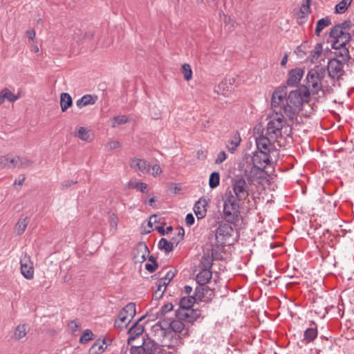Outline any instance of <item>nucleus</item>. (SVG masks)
I'll list each match as a JSON object with an SVG mask.
<instances>
[{"label":"nucleus","instance_id":"nucleus-1","mask_svg":"<svg viewBox=\"0 0 354 354\" xmlns=\"http://www.w3.org/2000/svg\"><path fill=\"white\" fill-rule=\"evenodd\" d=\"M310 99L309 90L304 86L290 92L287 97L286 104H283V111L289 120H293L304 103Z\"/></svg>","mask_w":354,"mask_h":354},{"label":"nucleus","instance_id":"nucleus-2","mask_svg":"<svg viewBox=\"0 0 354 354\" xmlns=\"http://www.w3.org/2000/svg\"><path fill=\"white\" fill-rule=\"evenodd\" d=\"M353 26L354 24L351 19H348L342 24L335 25L330 32V37L333 39V46L346 45L351 40V35L349 31H351Z\"/></svg>","mask_w":354,"mask_h":354},{"label":"nucleus","instance_id":"nucleus-3","mask_svg":"<svg viewBox=\"0 0 354 354\" xmlns=\"http://www.w3.org/2000/svg\"><path fill=\"white\" fill-rule=\"evenodd\" d=\"M288 118L285 115L284 112L277 111L273 112L270 117L266 127V135L270 136L272 139H278L282 136V129L286 125Z\"/></svg>","mask_w":354,"mask_h":354},{"label":"nucleus","instance_id":"nucleus-4","mask_svg":"<svg viewBox=\"0 0 354 354\" xmlns=\"http://www.w3.org/2000/svg\"><path fill=\"white\" fill-rule=\"evenodd\" d=\"M225 195L223 205L225 219L227 223H235L238 221L239 214V202L243 201L235 198L236 195L233 194L232 191L227 192Z\"/></svg>","mask_w":354,"mask_h":354},{"label":"nucleus","instance_id":"nucleus-5","mask_svg":"<svg viewBox=\"0 0 354 354\" xmlns=\"http://www.w3.org/2000/svg\"><path fill=\"white\" fill-rule=\"evenodd\" d=\"M326 68L321 66H317L310 69L306 76V86L309 93L317 94L322 88V81L325 77Z\"/></svg>","mask_w":354,"mask_h":354},{"label":"nucleus","instance_id":"nucleus-6","mask_svg":"<svg viewBox=\"0 0 354 354\" xmlns=\"http://www.w3.org/2000/svg\"><path fill=\"white\" fill-rule=\"evenodd\" d=\"M250 185L252 184H249L243 176H236L232 180V192L236 195L235 198L245 201L250 195Z\"/></svg>","mask_w":354,"mask_h":354},{"label":"nucleus","instance_id":"nucleus-7","mask_svg":"<svg viewBox=\"0 0 354 354\" xmlns=\"http://www.w3.org/2000/svg\"><path fill=\"white\" fill-rule=\"evenodd\" d=\"M241 171L243 173V177L248 182L249 184H253L255 179L263 171L261 167L252 164L251 162L242 161L240 164Z\"/></svg>","mask_w":354,"mask_h":354},{"label":"nucleus","instance_id":"nucleus-8","mask_svg":"<svg viewBox=\"0 0 354 354\" xmlns=\"http://www.w3.org/2000/svg\"><path fill=\"white\" fill-rule=\"evenodd\" d=\"M230 223H222L216 228L215 238L218 245L223 246L230 244L229 240L234 233V229Z\"/></svg>","mask_w":354,"mask_h":354},{"label":"nucleus","instance_id":"nucleus-9","mask_svg":"<svg viewBox=\"0 0 354 354\" xmlns=\"http://www.w3.org/2000/svg\"><path fill=\"white\" fill-rule=\"evenodd\" d=\"M243 161H250L252 164L265 169L266 166L270 162V153L258 150L253 153V156L245 154L243 157Z\"/></svg>","mask_w":354,"mask_h":354},{"label":"nucleus","instance_id":"nucleus-10","mask_svg":"<svg viewBox=\"0 0 354 354\" xmlns=\"http://www.w3.org/2000/svg\"><path fill=\"white\" fill-rule=\"evenodd\" d=\"M347 64L346 62H342L339 60L336 59H330L328 61L327 66V71L328 73V75L331 78H340L345 73L344 70V66Z\"/></svg>","mask_w":354,"mask_h":354},{"label":"nucleus","instance_id":"nucleus-11","mask_svg":"<svg viewBox=\"0 0 354 354\" xmlns=\"http://www.w3.org/2000/svg\"><path fill=\"white\" fill-rule=\"evenodd\" d=\"M278 139H272L270 136L262 135L256 139V145L257 149L270 153L273 149V143Z\"/></svg>","mask_w":354,"mask_h":354},{"label":"nucleus","instance_id":"nucleus-12","mask_svg":"<svg viewBox=\"0 0 354 354\" xmlns=\"http://www.w3.org/2000/svg\"><path fill=\"white\" fill-rule=\"evenodd\" d=\"M286 92L284 89L276 90L272 96L271 106L273 112L275 111L283 112V101L286 100Z\"/></svg>","mask_w":354,"mask_h":354},{"label":"nucleus","instance_id":"nucleus-13","mask_svg":"<svg viewBox=\"0 0 354 354\" xmlns=\"http://www.w3.org/2000/svg\"><path fill=\"white\" fill-rule=\"evenodd\" d=\"M21 273L26 279H31L34 276L33 263L30 257L25 254L20 259Z\"/></svg>","mask_w":354,"mask_h":354},{"label":"nucleus","instance_id":"nucleus-14","mask_svg":"<svg viewBox=\"0 0 354 354\" xmlns=\"http://www.w3.org/2000/svg\"><path fill=\"white\" fill-rule=\"evenodd\" d=\"M198 309L178 310L176 311V318L183 319L187 323H193L201 316Z\"/></svg>","mask_w":354,"mask_h":354},{"label":"nucleus","instance_id":"nucleus-15","mask_svg":"<svg viewBox=\"0 0 354 354\" xmlns=\"http://www.w3.org/2000/svg\"><path fill=\"white\" fill-rule=\"evenodd\" d=\"M144 316L141 317L136 323H134L129 329V337L127 343L129 345L131 344L132 342L139 335H142L144 332V326L140 324V322L144 319Z\"/></svg>","mask_w":354,"mask_h":354},{"label":"nucleus","instance_id":"nucleus-16","mask_svg":"<svg viewBox=\"0 0 354 354\" xmlns=\"http://www.w3.org/2000/svg\"><path fill=\"white\" fill-rule=\"evenodd\" d=\"M332 48L335 49L334 54L335 55V58L337 60L341 61L342 62H346L348 64L351 59V55L349 54V51L346 45L335 46L331 44Z\"/></svg>","mask_w":354,"mask_h":354},{"label":"nucleus","instance_id":"nucleus-17","mask_svg":"<svg viewBox=\"0 0 354 354\" xmlns=\"http://www.w3.org/2000/svg\"><path fill=\"white\" fill-rule=\"evenodd\" d=\"M304 73V71L300 68L292 69L288 73L286 81L289 86H295L300 82Z\"/></svg>","mask_w":354,"mask_h":354},{"label":"nucleus","instance_id":"nucleus-18","mask_svg":"<svg viewBox=\"0 0 354 354\" xmlns=\"http://www.w3.org/2000/svg\"><path fill=\"white\" fill-rule=\"evenodd\" d=\"M130 167L137 171H140L142 174H147L150 171L151 166L145 160L134 158L130 161Z\"/></svg>","mask_w":354,"mask_h":354},{"label":"nucleus","instance_id":"nucleus-19","mask_svg":"<svg viewBox=\"0 0 354 354\" xmlns=\"http://www.w3.org/2000/svg\"><path fill=\"white\" fill-rule=\"evenodd\" d=\"M207 201L204 198H201L194 207V213L198 219L203 218L207 213Z\"/></svg>","mask_w":354,"mask_h":354},{"label":"nucleus","instance_id":"nucleus-20","mask_svg":"<svg viewBox=\"0 0 354 354\" xmlns=\"http://www.w3.org/2000/svg\"><path fill=\"white\" fill-rule=\"evenodd\" d=\"M214 249L212 248L211 249V253H209V252L203 253L199 265V267L201 269H207L211 270L214 261Z\"/></svg>","mask_w":354,"mask_h":354},{"label":"nucleus","instance_id":"nucleus-21","mask_svg":"<svg viewBox=\"0 0 354 354\" xmlns=\"http://www.w3.org/2000/svg\"><path fill=\"white\" fill-rule=\"evenodd\" d=\"M142 346L145 348V352L147 354H155L160 349L158 344L149 338L144 340Z\"/></svg>","mask_w":354,"mask_h":354},{"label":"nucleus","instance_id":"nucleus-22","mask_svg":"<svg viewBox=\"0 0 354 354\" xmlns=\"http://www.w3.org/2000/svg\"><path fill=\"white\" fill-rule=\"evenodd\" d=\"M241 141V138L239 133L238 131L234 132L228 141V144L227 145L228 151L234 153L240 145Z\"/></svg>","mask_w":354,"mask_h":354},{"label":"nucleus","instance_id":"nucleus-23","mask_svg":"<svg viewBox=\"0 0 354 354\" xmlns=\"http://www.w3.org/2000/svg\"><path fill=\"white\" fill-rule=\"evenodd\" d=\"M136 304L134 303H129L127 304L119 313L120 316L127 317L129 322L136 315Z\"/></svg>","mask_w":354,"mask_h":354},{"label":"nucleus","instance_id":"nucleus-24","mask_svg":"<svg viewBox=\"0 0 354 354\" xmlns=\"http://www.w3.org/2000/svg\"><path fill=\"white\" fill-rule=\"evenodd\" d=\"M212 276V272L210 270L201 269L196 275V281L201 286L205 285L209 281Z\"/></svg>","mask_w":354,"mask_h":354},{"label":"nucleus","instance_id":"nucleus-25","mask_svg":"<svg viewBox=\"0 0 354 354\" xmlns=\"http://www.w3.org/2000/svg\"><path fill=\"white\" fill-rule=\"evenodd\" d=\"M107 343L105 339H97L90 348V354H101L107 348Z\"/></svg>","mask_w":354,"mask_h":354},{"label":"nucleus","instance_id":"nucleus-26","mask_svg":"<svg viewBox=\"0 0 354 354\" xmlns=\"http://www.w3.org/2000/svg\"><path fill=\"white\" fill-rule=\"evenodd\" d=\"M19 98L10 89L5 88L0 92V105L2 104L6 100L10 102H15Z\"/></svg>","mask_w":354,"mask_h":354},{"label":"nucleus","instance_id":"nucleus-27","mask_svg":"<svg viewBox=\"0 0 354 354\" xmlns=\"http://www.w3.org/2000/svg\"><path fill=\"white\" fill-rule=\"evenodd\" d=\"M196 301L194 296L183 297L181 298L179 302V309L185 310L192 309Z\"/></svg>","mask_w":354,"mask_h":354},{"label":"nucleus","instance_id":"nucleus-28","mask_svg":"<svg viewBox=\"0 0 354 354\" xmlns=\"http://www.w3.org/2000/svg\"><path fill=\"white\" fill-rule=\"evenodd\" d=\"M73 104V99L68 93H62L60 95V106L62 112H65Z\"/></svg>","mask_w":354,"mask_h":354},{"label":"nucleus","instance_id":"nucleus-29","mask_svg":"<svg viewBox=\"0 0 354 354\" xmlns=\"http://www.w3.org/2000/svg\"><path fill=\"white\" fill-rule=\"evenodd\" d=\"M97 97H93L91 95H85L76 102V105L78 108L82 109L89 104H94L95 103Z\"/></svg>","mask_w":354,"mask_h":354},{"label":"nucleus","instance_id":"nucleus-30","mask_svg":"<svg viewBox=\"0 0 354 354\" xmlns=\"http://www.w3.org/2000/svg\"><path fill=\"white\" fill-rule=\"evenodd\" d=\"M136 252L137 254L136 257L138 258L139 257H140V259L142 261H145L146 257L149 254V248L147 245L143 242H140L138 243L136 246Z\"/></svg>","mask_w":354,"mask_h":354},{"label":"nucleus","instance_id":"nucleus-31","mask_svg":"<svg viewBox=\"0 0 354 354\" xmlns=\"http://www.w3.org/2000/svg\"><path fill=\"white\" fill-rule=\"evenodd\" d=\"M331 24V19L328 17H326L317 21L315 28V35L319 36L320 32L326 27Z\"/></svg>","mask_w":354,"mask_h":354},{"label":"nucleus","instance_id":"nucleus-32","mask_svg":"<svg viewBox=\"0 0 354 354\" xmlns=\"http://www.w3.org/2000/svg\"><path fill=\"white\" fill-rule=\"evenodd\" d=\"M28 331V326L26 324L18 325L15 330L14 337L19 340L24 337Z\"/></svg>","mask_w":354,"mask_h":354},{"label":"nucleus","instance_id":"nucleus-33","mask_svg":"<svg viewBox=\"0 0 354 354\" xmlns=\"http://www.w3.org/2000/svg\"><path fill=\"white\" fill-rule=\"evenodd\" d=\"M184 322L183 319L176 318L169 323V326L176 333H180L185 326Z\"/></svg>","mask_w":354,"mask_h":354},{"label":"nucleus","instance_id":"nucleus-34","mask_svg":"<svg viewBox=\"0 0 354 354\" xmlns=\"http://www.w3.org/2000/svg\"><path fill=\"white\" fill-rule=\"evenodd\" d=\"M317 336V330L315 328H308L304 332V338L302 342L308 343L314 340Z\"/></svg>","mask_w":354,"mask_h":354},{"label":"nucleus","instance_id":"nucleus-35","mask_svg":"<svg viewBox=\"0 0 354 354\" xmlns=\"http://www.w3.org/2000/svg\"><path fill=\"white\" fill-rule=\"evenodd\" d=\"M28 224V217L20 218L15 225V230L18 235L22 234Z\"/></svg>","mask_w":354,"mask_h":354},{"label":"nucleus","instance_id":"nucleus-36","mask_svg":"<svg viewBox=\"0 0 354 354\" xmlns=\"http://www.w3.org/2000/svg\"><path fill=\"white\" fill-rule=\"evenodd\" d=\"M158 248L168 253L173 250V243L168 241L166 239L162 238L158 242Z\"/></svg>","mask_w":354,"mask_h":354},{"label":"nucleus","instance_id":"nucleus-37","mask_svg":"<svg viewBox=\"0 0 354 354\" xmlns=\"http://www.w3.org/2000/svg\"><path fill=\"white\" fill-rule=\"evenodd\" d=\"M353 0H342L335 6V12L338 14L344 13L349 6L351 5Z\"/></svg>","mask_w":354,"mask_h":354},{"label":"nucleus","instance_id":"nucleus-38","mask_svg":"<svg viewBox=\"0 0 354 354\" xmlns=\"http://www.w3.org/2000/svg\"><path fill=\"white\" fill-rule=\"evenodd\" d=\"M158 288L157 290L154 292L153 297L155 299H159L161 298L166 290L167 288V283H165V281H158Z\"/></svg>","mask_w":354,"mask_h":354},{"label":"nucleus","instance_id":"nucleus-39","mask_svg":"<svg viewBox=\"0 0 354 354\" xmlns=\"http://www.w3.org/2000/svg\"><path fill=\"white\" fill-rule=\"evenodd\" d=\"M131 322L128 320L127 317L120 316L118 315V318L115 319L114 326L119 329L126 328Z\"/></svg>","mask_w":354,"mask_h":354},{"label":"nucleus","instance_id":"nucleus-40","mask_svg":"<svg viewBox=\"0 0 354 354\" xmlns=\"http://www.w3.org/2000/svg\"><path fill=\"white\" fill-rule=\"evenodd\" d=\"M220 183V174L218 172L214 171L210 174L209 179V185L212 189L216 188Z\"/></svg>","mask_w":354,"mask_h":354},{"label":"nucleus","instance_id":"nucleus-41","mask_svg":"<svg viewBox=\"0 0 354 354\" xmlns=\"http://www.w3.org/2000/svg\"><path fill=\"white\" fill-rule=\"evenodd\" d=\"M77 137L84 141L88 142L91 140L89 131L83 127H81L78 129Z\"/></svg>","mask_w":354,"mask_h":354},{"label":"nucleus","instance_id":"nucleus-42","mask_svg":"<svg viewBox=\"0 0 354 354\" xmlns=\"http://www.w3.org/2000/svg\"><path fill=\"white\" fill-rule=\"evenodd\" d=\"M129 187L131 188L136 189L142 193H145L147 191L148 185L146 183L142 182H130Z\"/></svg>","mask_w":354,"mask_h":354},{"label":"nucleus","instance_id":"nucleus-43","mask_svg":"<svg viewBox=\"0 0 354 354\" xmlns=\"http://www.w3.org/2000/svg\"><path fill=\"white\" fill-rule=\"evenodd\" d=\"M322 52V45L321 44H317L315 48L310 51V61L313 62L315 59H317Z\"/></svg>","mask_w":354,"mask_h":354},{"label":"nucleus","instance_id":"nucleus-44","mask_svg":"<svg viewBox=\"0 0 354 354\" xmlns=\"http://www.w3.org/2000/svg\"><path fill=\"white\" fill-rule=\"evenodd\" d=\"M181 72L185 80L189 81L192 77V71L191 66L188 64H184L181 68Z\"/></svg>","mask_w":354,"mask_h":354},{"label":"nucleus","instance_id":"nucleus-45","mask_svg":"<svg viewBox=\"0 0 354 354\" xmlns=\"http://www.w3.org/2000/svg\"><path fill=\"white\" fill-rule=\"evenodd\" d=\"M173 305L171 303H167L162 306L160 310L157 313L158 316H164L167 313L173 310Z\"/></svg>","mask_w":354,"mask_h":354},{"label":"nucleus","instance_id":"nucleus-46","mask_svg":"<svg viewBox=\"0 0 354 354\" xmlns=\"http://www.w3.org/2000/svg\"><path fill=\"white\" fill-rule=\"evenodd\" d=\"M114 124L112 127H115L118 125L124 124L128 122V118L125 115H118L113 118Z\"/></svg>","mask_w":354,"mask_h":354},{"label":"nucleus","instance_id":"nucleus-47","mask_svg":"<svg viewBox=\"0 0 354 354\" xmlns=\"http://www.w3.org/2000/svg\"><path fill=\"white\" fill-rule=\"evenodd\" d=\"M18 168L28 167L32 165V162L24 157L19 156Z\"/></svg>","mask_w":354,"mask_h":354},{"label":"nucleus","instance_id":"nucleus-48","mask_svg":"<svg viewBox=\"0 0 354 354\" xmlns=\"http://www.w3.org/2000/svg\"><path fill=\"white\" fill-rule=\"evenodd\" d=\"M93 333L88 329H86L84 331L82 337L80 339V342L81 343L88 342L89 340L92 339Z\"/></svg>","mask_w":354,"mask_h":354},{"label":"nucleus","instance_id":"nucleus-49","mask_svg":"<svg viewBox=\"0 0 354 354\" xmlns=\"http://www.w3.org/2000/svg\"><path fill=\"white\" fill-rule=\"evenodd\" d=\"M0 168L10 169L9 165V156H0Z\"/></svg>","mask_w":354,"mask_h":354},{"label":"nucleus","instance_id":"nucleus-50","mask_svg":"<svg viewBox=\"0 0 354 354\" xmlns=\"http://www.w3.org/2000/svg\"><path fill=\"white\" fill-rule=\"evenodd\" d=\"M120 147V144L117 140H111L106 145V148L107 151H111V150L118 149Z\"/></svg>","mask_w":354,"mask_h":354},{"label":"nucleus","instance_id":"nucleus-51","mask_svg":"<svg viewBox=\"0 0 354 354\" xmlns=\"http://www.w3.org/2000/svg\"><path fill=\"white\" fill-rule=\"evenodd\" d=\"M175 273L171 270H169L167 272L165 276L160 279V281H165V283L168 285L172 279L174 277Z\"/></svg>","mask_w":354,"mask_h":354},{"label":"nucleus","instance_id":"nucleus-52","mask_svg":"<svg viewBox=\"0 0 354 354\" xmlns=\"http://www.w3.org/2000/svg\"><path fill=\"white\" fill-rule=\"evenodd\" d=\"M109 223H110V225L112 228H114L115 230H116L117 229V226H118V216L112 213L111 215H110V218H109Z\"/></svg>","mask_w":354,"mask_h":354},{"label":"nucleus","instance_id":"nucleus-53","mask_svg":"<svg viewBox=\"0 0 354 354\" xmlns=\"http://www.w3.org/2000/svg\"><path fill=\"white\" fill-rule=\"evenodd\" d=\"M131 354H147L142 346H133L130 350Z\"/></svg>","mask_w":354,"mask_h":354},{"label":"nucleus","instance_id":"nucleus-54","mask_svg":"<svg viewBox=\"0 0 354 354\" xmlns=\"http://www.w3.org/2000/svg\"><path fill=\"white\" fill-rule=\"evenodd\" d=\"M19 156L10 157L9 156V165L10 169L18 168Z\"/></svg>","mask_w":354,"mask_h":354},{"label":"nucleus","instance_id":"nucleus-55","mask_svg":"<svg viewBox=\"0 0 354 354\" xmlns=\"http://www.w3.org/2000/svg\"><path fill=\"white\" fill-rule=\"evenodd\" d=\"M227 158V155L225 151H222L219 152V153L217 156V158L215 160L216 164H221L222 163L225 159Z\"/></svg>","mask_w":354,"mask_h":354},{"label":"nucleus","instance_id":"nucleus-56","mask_svg":"<svg viewBox=\"0 0 354 354\" xmlns=\"http://www.w3.org/2000/svg\"><path fill=\"white\" fill-rule=\"evenodd\" d=\"M157 222V215L154 214L149 217L148 221V226L149 227V230L146 232V233L151 232L153 228V224Z\"/></svg>","mask_w":354,"mask_h":354},{"label":"nucleus","instance_id":"nucleus-57","mask_svg":"<svg viewBox=\"0 0 354 354\" xmlns=\"http://www.w3.org/2000/svg\"><path fill=\"white\" fill-rule=\"evenodd\" d=\"M151 169H152L151 174L153 176H156L162 172V169H161L160 165H153L151 167Z\"/></svg>","mask_w":354,"mask_h":354},{"label":"nucleus","instance_id":"nucleus-58","mask_svg":"<svg viewBox=\"0 0 354 354\" xmlns=\"http://www.w3.org/2000/svg\"><path fill=\"white\" fill-rule=\"evenodd\" d=\"M158 266V263H146L145 269L150 272H153L156 270Z\"/></svg>","mask_w":354,"mask_h":354},{"label":"nucleus","instance_id":"nucleus-59","mask_svg":"<svg viewBox=\"0 0 354 354\" xmlns=\"http://www.w3.org/2000/svg\"><path fill=\"white\" fill-rule=\"evenodd\" d=\"M185 222H186V224L188 226H191V225H192L194 224V217L192 215V214H187L186 218H185Z\"/></svg>","mask_w":354,"mask_h":354},{"label":"nucleus","instance_id":"nucleus-60","mask_svg":"<svg viewBox=\"0 0 354 354\" xmlns=\"http://www.w3.org/2000/svg\"><path fill=\"white\" fill-rule=\"evenodd\" d=\"M310 9V7H309V5L308 4H306V5H303L301 10H300V17L301 18H305V15L306 13H307L308 12Z\"/></svg>","mask_w":354,"mask_h":354},{"label":"nucleus","instance_id":"nucleus-61","mask_svg":"<svg viewBox=\"0 0 354 354\" xmlns=\"http://www.w3.org/2000/svg\"><path fill=\"white\" fill-rule=\"evenodd\" d=\"M26 178L24 175H20L18 178V179H16L14 182V185H21L25 180Z\"/></svg>","mask_w":354,"mask_h":354},{"label":"nucleus","instance_id":"nucleus-62","mask_svg":"<svg viewBox=\"0 0 354 354\" xmlns=\"http://www.w3.org/2000/svg\"><path fill=\"white\" fill-rule=\"evenodd\" d=\"M26 35L30 39L33 40L35 37V32L33 30H28L26 31Z\"/></svg>","mask_w":354,"mask_h":354},{"label":"nucleus","instance_id":"nucleus-63","mask_svg":"<svg viewBox=\"0 0 354 354\" xmlns=\"http://www.w3.org/2000/svg\"><path fill=\"white\" fill-rule=\"evenodd\" d=\"M94 34L93 32H86L84 35V38L87 39H92L93 38Z\"/></svg>","mask_w":354,"mask_h":354},{"label":"nucleus","instance_id":"nucleus-64","mask_svg":"<svg viewBox=\"0 0 354 354\" xmlns=\"http://www.w3.org/2000/svg\"><path fill=\"white\" fill-rule=\"evenodd\" d=\"M77 182H74V181H69V180H67V181H64L62 184V187L64 188V187H68L70 186H71L72 185H74Z\"/></svg>","mask_w":354,"mask_h":354}]
</instances>
